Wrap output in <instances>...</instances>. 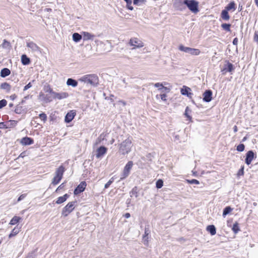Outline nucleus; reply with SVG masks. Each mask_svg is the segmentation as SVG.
I'll list each match as a JSON object with an SVG mask.
<instances>
[{
	"label": "nucleus",
	"instance_id": "obj_47",
	"mask_svg": "<svg viewBox=\"0 0 258 258\" xmlns=\"http://www.w3.org/2000/svg\"><path fill=\"white\" fill-rule=\"evenodd\" d=\"M10 46V42L7 41L6 40H4L3 43L1 44V46L3 48H7Z\"/></svg>",
	"mask_w": 258,
	"mask_h": 258
},
{
	"label": "nucleus",
	"instance_id": "obj_24",
	"mask_svg": "<svg viewBox=\"0 0 258 258\" xmlns=\"http://www.w3.org/2000/svg\"><path fill=\"white\" fill-rule=\"evenodd\" d=\"M225 9L228 11L232 10L234 11L236 10V4L234 1L230 2L225 8Z\"/></svg>",
	"mask_w": 258,
	"mask_h": 258
},
{
	"label": "nucleus",
	"instance_id": "obj_34",
	"mask_svg": "<svg viewBox=\"0 0 258 258\" xmlns=\"http://www.w3.org/2000/svg\"><path fill=\"white\" fill-rule=\"evenodd\" d=\"M231 26V25L229 23H223L221 25V27L223 30H224L227 32H230L231 31V29H230Z\"/></svg>",
	"mask_w": 258,
	"mask_h": 258
},
{
	"label": "nucleus",
	"instance_id": "obj_63",
	"mask_svg": "<svg viewBox=\"0 0 258 258\" xmlns=\"http://www.w3.org/2000/svg\"><path fill=\"white\" fill-rule=\"evenodd\" d=\"M45 100L47 102H50L51 101V99H50L47 96L45 97Z\"/></svg>",
	"mask_w": 258,
	"mask_h": 258
},
{
	"label": "nucleus",
	"instance_id": "obj_2",
	"mask_svg": "<svg viewBox=\"0 0 258 258\" xmlns=\"http://www.w3.org/2000/svg\"><path fill=\"white\" fill-rule=\"evenodd\" d=\"M132 146V141L128 138L120 144L119 151L122 155L127 154L131 152Z\"/></svg>",
	"mask_w": 258,
	"mask_h": 258
},
{
	"label": "nucleus",
	"instance_id": "obj_44",
	"mask_svg": "<svg viewBox=\"0 0 258 258\" xmlns=\"http://www.w3.org/2000/svg\"><path fill=\"white\" fill-rule=\"evenodd\" d=\"M114 179V177H111L109 180V181L105 184L104 188L106 189L108 188L109 187V186L111 184V183L113 182Z\"/></svg>",
	"mask_w": 258,
	"mask_h": 258
},
{
	"label": "nucleus",
	"instance_id": "obj_26",
	"mask_svg": "<svg viewBox=\"0 0 258 258\" xmlns=\"http://www.w3.org/2000/svg\"><path fill=\"white\" fill-rule=\"evenodd\" d=\"M21 62L23 65L26 66L30 63L31 60L26 54H23L21 56Z\"/></svg>",
	"mask_w": 258,
	"mask_h": 258
},
{
	"label": "nucleus",
	"instance_id": "obj_56",
	"mask_svg": "<svg viewBox=\"0 0 258 258\" xmlns=\"http://www.w3.org/2000/svg\"><path fill=\"white\" fill-rule=\"evenodd\" d=\"M26 197V194H22L21 195L18 199L17 201L20 202L23 200Z\"/></svg>",
	"mask_w": 258,
	"mask_h": 258
},
{
	"label": "nucleus",
	"instance_id": "obj_37",
	"mask_svg": "<svg viewBox=\"0 0 258 258\" xmlns=\"http://www.w3.org/2000/svg\"><path fill=\"white\" fill-rule=\"evenodd\" d=\"M131 197L135 196L136 198L138 197V188L137 186H135L130 192Z\"/></svg>",
	"mask_w": 258,
	"mask_h": 258
},
{
	"label": "nucleus",
	"instance_id": "obj_48",
	"mask_svg": "<svg viewBox=\"0 0 258 258\" xmlns=\"http://www.w3.org/2000/svg\"><path fill=\"white\" fill-rule=\"evenodd\" d=\"M7 104V101L5 99H2L0 100V109L3 108L6 106Z\"/></svg>",
	"mask_w": 258,
	"mask_h": 258
},
{
	"label": "nucleus",
	"instance_id": "obj_54",
	"mask_svg": "<svg viewBox=\"0 0 258 258\" xmlns=\"http://www.w3.org/2000/svg\"><path fill=\"white\" fill-rule=\"evenodd\" d=\"M253 40L258 43V31H255L254 34Z\"/></svg>",
	"mask_w": 258,
	"mask_h": 258
},
{
	"label": "nucleus",
	"instance_id": "obj_18",
	"mask_svg": "<svg viewBox=\"0 0 258 258\" xmlns=\"http://www.w3.org/2000/svg\"><path fill=\"white\" fill-rule=\"evenodd\" d=\"M69 96V94L67 92L56 93H54L53 98L54 99H62L66 98Z\"/></svg>",
	"mask_w": 258,
	"mask_h": 258
},
{
	"label": "nucleus",
	"instance_id": "obj_13",
	"mask_svg": "<svg viewBox=\"0 0 258 258\" xmlns=\"http://www.w3.org/2000/svg\"><path fill=\"white\" fill-rule=\"evenodd\" d=\"M151 231L150 230L148 226H146L145 228V232L144 234L143 235L142 240L144 244L145 245H148L149 243V235L150 234Z\"/></svg>",
	"mask_w": 258,
	"mask_h": 258
},
{
	"label": "nucleus",
	"instance_id": "obj_60",
	"mask_svg": "<svg viewBox=\"0 0 258 258\" xmlns=\"http://www.w3.org/2000/svg\"><path fill=\"white\" fill-rule=\"evenodd\" d=\"M17 95L14 94L11 95L10 97L11 100H14L17 98Z\"/></svg>",
	"mask_w": 258,
	"mask_h": 258
},
{
	"label": "nucleus",
	"instance_id": "obj_50",
	"mask_svg": "<svg viewBox=\"0 0 258 258\" xmlns=\"http://www.w3.org/2000/svg\"><path fill=\"white\" fill-rule=\"evenodd\" d=\"M39 118L43 120V121H45L47 119V115L44 113H42L39 114Z\"/></svg>",
	"mask_w": 258,
	"mask_h": 258
},
{
	"label": "nucleus",
	"instance_id": "obj_52",
	"mask_svg": "<svg viewBox=\"0 0 258 258\" xmlns=\"http://www.w3.org/2000/svg\"><path fill=\"white\" fill-rule=\"evenodd\" d=\"M32 84H31V82H29L27 85H26L24 87V89H23V91H26L27 90H28V89L30 88L31 87H32Z\"/></svg>",
	"mask_w": 258,
	"mask_h": 258
},
{
	"label": "nucleus",
	"instance_id": "obj_1",
	"mask_svg": "<svg viewBox=\"0 0 258 258\" xmlns=\"http://www.w3.org/2000/svg\"><path fill=\"white\" fill-rule=\"evenodd\" d=\"M81 82L89 84L93 87H97L99 84V78L96 74L85 75L79 80Z\"/></svg>",
	"mask_w": 258,
	"mask_h": 258
},
{
	"label": "nucleus",
	"instance_id": "obj_40",
	"mask_svg": "<svg viewBox=\"0 0 258 258\" xmlns=\"http://www.w3.org/2000/svg\"><path fill=\"white\" fill-rule=\"evenodd\" d=\"M126 3V8L132 11L134 9V8L132 6V0H124Z\"/></svg>",
	"mask_w": 258,
	"mask_h": 258
},
{
	"label": "nucleus",
	"instance_id": "obj_11",
	"mask_svg": "<svg viewBox=\"0 0 258 258\" xmlns=\"http://www.w3.org/2000/svg\"><path fill=\"white\" fill-rule=\"evenodd\" d=\"M213 92L211 90H206L203 93V100L205 102H209L212 99Z\"/></svg>",
	"mask_w": 258,
	"mask_h": 258
},
{
	"label": "nucleus",
	"instance_id": "obj_20",
	"mask_svg": "<svg viewBox=\"0 0 258 258\" xmlns=\"http://www.w3.org/2000/svg\"><path fill=\"white\" fill-rule=\"evenodd\" d=\"M64 172V168L63 166L61 165L57 168L55 171V175L58 176V177H60V178H62Z\"/></svg>",
	"mask_w": 258,
	"mask_h": 258
},
{
	"label": "nucleus",
	"instance_id": "obj_38",
	"mask_svg": "<svg viewBox=\"0 0 258 258\" xmlns=\"http://www.w3.org/2000/svg\"><path fill=\"white\" fill-rule=\"evenodd\" d=\"M61 178L60 177H58V176L55 175L53 177L51 183L53 185H56L58 184L59 181L61 180Z\"/></svg>",
	"mask_w": 258,
	"mask_h": 258
},
{
	"label": "nucleus",
	"instance_id": "obj_43",
	"mask_svg": "<svg viewBox=\"0 0 258 258\" xmlns=\"http://www.w3.org/2000/svg\"><path fill=\"white\" fill-rule=\"evenodd\" d=\"M245 145L243 144H240L236 147V150L238 152H242L244 150Z\"/></svg>",
	"mask_w": 258,
	"mask_h": 258
},
{
	"label": "nucleus",
	"instance_id": "obj_16",
	"mask_svg": "<svg viewBox=\"0 0 258 258\" xmlns=\"http://www.w3.org/2000/svg\"><path fill=\"white\" fill-rule=\"evenodd\" d=\"M76 112L74 110L68 112L65 116L64 121L67 123H70L74 118Z\"/></svg>",
	"mask_w": 258,
	"mask_h": 258
},
{
	"label": "nucleus",
	"instance_id": "obj_22",
	"mask_svg": "<svg viewBox=\"0 0 258 258\" xmlns=\"http://www.w3.org/2000/svg\"><path fill=\"white\" fill-rule=\"evenodd\" d=\"M0 88L2 90H5L7 92L9 93L11 91V86L7 82H4L1 84L0 85Z\"/></svg>",
	"mask_w": 258,
	"mask_h": 258
},
{
	"label": "nucleus",
	"instance_id": "obj_5",
	"mask_svg": "<svg viewBox=\"0 0 258 258\" xmlns=\"http://www.w3.org/2000/svg\"><path fill=\"white\" fill-rule=\"evenodd\" d=\"M133 165L134 163L132 161H130L126 164L120 175V180H123L129 175Z\"/></svg>",
	"mask_w": 258,
	"mask_h": 258
},
{
	"label": "nucleus",
	"instance_id": "obj_61",
	"mask_svg": "<svg viewBox=\"0 0 258 258\" xmlns=\"http://www.w3.org/2000/svg\"><path fill=\"white\" fill-rule=\"evenodd\" d=\"M124 216L125 218H128L131 217V215L129 213H126L124 214Z\"/></svg>",
	"mask_w": 258,
	"mask_h": 258
},
{
	"label": "nucleus",
	"instance_id": "obj_8",
	"mask_svg": "<svg viewBox=\"0 0 258 258\" xmlns=\"http://www.w3.org/2000/svg\"><path fill=\"white\" fill-rule=\"evenodd\" d=\"M27 47L30 48L33 52L41 53V48L33 41H29L26 43Z\"/></svg>",
	"mask_w": 258,
	"mask_h": 258
},
{
	"label": "nucleus",
	"instance_id": "obj_59",
	"mask_svg": "<svg viewBox=\"0 0 258 258\" xmlns=\"http://www.w3.org/2000/svg\"><path fill=\"white\" fill-rule=\"evenodd\" d=\"M166 95L165 94H161L160 95V97H161V99L163 100V101H165L166 99Z\"/></svg>",
	"mask_w": 258,
	"mask_h": 258
},
{
	"label": "nucleus",
	"instance_id": "obj_64",
	"mask_svg": "<svg viewBox=\"0 0 258 258\" xmlns=\"http://www.w3.org/2000/svg\"><path fill=\"white\" fill-rule=\"evenodd\" d=\"M26 258H34L32 254H29Z\"/></svg>",
	"mask_w": 258,
	"mask_h": 258
},
{
	"label": "nucleus",
	"instance_id": "obj_15",
	"mask_svg": "<svg viewBox=\"0 0 258 258\" xmlns=\"http://www.w3.org/2000/svg\"><path fill=\"white\" fill-rule=\"evenodd\" d=\"M107 149L104 146H100L97 149L96 157L97 158L102 157L107 152Z\"/></svg>",
	"mask_w": 258,
	"mask_h": 258
},
{
	"label": "nucleus",
	"instance_id": "obj_10",
	"mask_svg": "<svg viewBox=\"0 0 258 258\" xmlns=\"http://www.w3.org/2000/svg\"><path fill=\"white\" fill-rule=\"evenodd\" d=\"M129 43L131 46H134L135 48H141L144 46L143 43L137 38H131Z\"/></svg>",
	"mask_w": 258,
	"mask_h": 258
},
{
	"label": "nucleus",
	"instance_id": "obj_32",
	"mask_svg": "<svg viewBox=\"0 0 258 258\" xmlns=\"http://www.w3.org/2000/svg\"><path fill=\"white\" fill-rule=\"evenodd\" d=\"M20 231V229L18 228H14L12 231H11V233L9 235V237L10 238L13 237V236H15Z\"/></svg>",
	"mask_w": 258,
	"mask_h": 258
},
{
	"label": "nucleus",
	"instance_id": "obj_53",
	"mask_svg": "<svg viewBox=\"0 0 258 258\" xmlns=\"http://www.w3.org/2000/svg\"><path fill=\"white\" fill-rule=\"evenodd\" d=\"M46 92H49V93L51 94L52 95H53V96L54 95V93H55V92H54L53 91V90L50 87H48L46 90Z\"/></svg>",
	"mask_w": 258,
	"mask_h": 258
},
{
	"label": "nucleus",
	"instance_id": "obj_30",
	"mask_svg": "<svg viewBox=\"0 0 258 258\" xmlns=\"http://www.w3.org/2000/svg\"><path fill=\"white\" fill-rule=\"evenodd\" d=\"M82 38V35L78 33H74L73 34V40L76 42H79Z\"/></svg>",
	"mask_w": 258,
	"mask_h": 258
},
{
	"label": "nucleus",
	"instance_id": "obj_31",
	"mask_svg": "<svg viewBox=\"0 0 258 258\" xmlns=\"http://www.w3.org/2000/svg\"><path fill=\"white\" fill-rule=\"evenodd\" d=\"M232 209L230 206L226 207L223 211V216L225 217L227 215L229 214L232 211Z\"/></svg>",
	"mask_w": 258,
	"mask_h": 258
},
{
	"label": "nucleus",
	"instance_id": "obj_41",
	"mask_svg": "<svg viewBox=\"0 0 258 258\" xmlns=\"http://www.w3.org/2000/svg\"><path fill=\"white\" fill-rule=\"evenodd\" d=\"M191 112V110H190L189 109V107L188 106H187L185 108V112H184V115L185 116L188 118V120H191V119H192V117L191 116H190L188 114V112Z\"/></svg>",
	"mask_w": 258,
	"mask_h": 258
},
{
	"label": "nucleus",
	"instance_id": "obj_12",
	"mask_svg": "<svg viewBox=\"0 0 258 258\" xmlns=\"http://www.w3.org/2000/svg\"><path fill=\"white\" fill-rule=\"evenodd\" d=\"M191 89L187 86H183L180 90V93L182 95L186 96L189 98H191L193 95L191 92Z\"/></svg>",
	"mask_w": 258,
	"mask_h": 258
},
{
	"label": "nucleus",
	"instance_id": "obj_35",
	"mask_svg": "<svg viewBox=\"0 0 258 258\" xmlns=\"http://www.w3.org/2000/svg\"><path fill=\"white\" fill-rule=\"evenodd\" d=\"M232 229L235 234L237 233L240 231L239 224L237 222L234 223Z\"/></svg>",
	"mask_w": 258,
	"mask_h": 258
},
{
	"label": "nucleus",
	"instance_id": "obj_3",
	"mask_svg": "<svg viewBox=\"0 0 258 258\" xmlns=\"http://www.w3.org/2000/svg\"><path fill=\"white\" fill-rule=\"evenodd\" d=\"M185 6L188 10L194 14H197L199 12V2L196 0H187L185 2Z\"/></svg>",
	"mask_w": 258,
	"mask_h": 258
},
{
	"label": "nucleus",
	"instance_id": "obj_25",
	"mask_svg": "<svg viewBox=\"0 0 258 258\" xmlns=\"http://www.w3.org/2000/svg\"><path fill=\"white\" fill-rule=\"evenodd\" d=\"M221 18L225 21H228L230 19L228 11L225 9L222 10L221 13Z\"/></svg>",
	"mask_w": 258,
	"mask_h": 258
},
{
	"label": "nucleus",
	"instance_id": "obj_21",
	"mask_svg": "<svg viewBox=\"0 0 258 258\" xmlns=\"http://www.w3.org/2000/svg\"><path fill=\"white\" fill-rule=\"evenodd\" d=\"M1 77L2 78H6L11 74V71L7 68H3L1 71Z\"/></svg>",
	"mask_w": 258,
	"mask_h": 258
},
{
	"label": "nucleus",
	"instance_id": "obj_9",
	"mask_svg": "<svg viewBox=\"0 0 258 258\" xmlns=\"http://www.w3.org/2000/svg\"><path fill=\"white\" fill-rule=\"evenodd\" d=\"M87 186L86 182L84 181H82L75 189L74 194L75 195H77L83 192Z\"/></svg>",
	"mask_w": 258,
	"mask_h": 258
},
{
	"label": "nucleus",
	"instance_id": "obj_33",
	"mask_svg": "<svg viewBox=\"0 0 258 258\" xmlns=\"http://www.w3.org/2000/svg\"><path fill=\"white\" fill-rule=\"evenodd\" d=\"M21 218L20 217L14 216L10 221V224L11 225H15L18 223Z\"/></svg>",
	"mask_w": 258,
	"mask_h": 258
},
{
	"label": "nucleus",
	"instance_id": "obj_62",
	"mask_svg": "<svg viewBox=\"0 0 258 258\" xmlns=\"http://www.w3.org/2000/svg\"><path fill=\"white\" fill-rule=\"evenodd\" d=\"M238 131V128L236 125H234L233 127V131L234 133H236Z\"/></svg>",
	"mask_w": 258,
	"mask_h": 258
},
{
	"label": "nucleus",
	"instance_id": "obj_39",
	"mask_svg": "<svg viewBox=\"0 0 258 258\" xmlns=\"http://www.w3.org/2000/svg\"><path fill=\"white\" fill-rule=\"evenodd\" d=\"M163 185V181L159 179L156 182V187L158 189L161 188Z\"/></svg>",
	"mask_w": 258,
	"mask_h": 258
},
{
	"label": "nucleus",
	"instance_id": "obj_36",
	"mask_svg": "<svg viewBox=\"0 0 258 258\" xmlns=\"http://www.w3.org/2000/svg\"><path fill=\"white\" fill-rule=\"evenodd\" d=\"M17 121L12 120H10L8 121H7L6 124L9 125V126H8V127H7V128H11V127L15 126L16 124H17Z\"/></svg>",
	"mask_w": 258,
	"mask_h": 258
},
{
	"label": "nucleus",
	"instance_id": "obj_14",
	"mask_svg": "<svg viewBox=\"0 0 258 258\" xmlns=\"http://www.w3.org/2000/svg\"><path fill=\"white\" fill-rule=\"evenodd\" d=\"M234 70V66L232 63L230 62L229 61H226V63L224 64V68L222 70L223 73H225L226 72H231Z\"/></svg>",
	"mask_w": 258,
	"mask_h": 258
},
{
	"label": "nucleus",
	"instance_id": "obj_58",
	"mask_svg": "<svg viewBox=\"0 0 258 258\" xmlns=\"http://www.w3.org/2000/svg\"><path fill=\"white\" fill-rule=\"evenodd\" d=\"M232 43L234 45H237L238 43V38L237 37L234 38L232 41Z\"/></svg>",
	"mask_w": 258,
	"mask_h": 258
},
{
	"label": "nucleus",
	"instance_id": "obj_17",
	"mask_svg": "<svg viewBox=\"0 0 258 258\" xmlns=\"http://www.w3.org/2000/svg\"><path fill=\"white\" fill-rule=\"evenodd\" d=\"M33 143H34L33 139L30 137H25L22 138L21 140V141H20V143L22 145H25V146L32 145L33 144Z\"/></svg>",
	"mask_w": 258,
	"mask_h": 258
},
{
	"label": "nucleus",
	"instance_id": "obj_29",
	"mask_svg": "<svg viewBox=\"0 0 258 258\" xmlns=\"http://www.w3.org/2000/svg\"><path fill=\"white\" fill-rule=\"evenodd\" d=\"M25 108L24 107L18 104L16 106L15 112L17 114H21L25 111Z\"/></svg>",
	"mask_w": 258,
	"mask_h": 258
},
{
	"label": "nucleus",
	"instance_id": "obj_7",
	"mask_svg": "<svg viewBox=\"0 0 258 258\" xmlns=\"http://www.w3.org/2000/svg\"><path fill=\"white\" fill-rule=\"evenodd\" d=\"M256 158V154L252 150L248 151L245 155V163L247 165L251 164V161L254 158Z\"/></svg>",
	"mask_w": 258,
	"mask_h": 258
},
{
	"label": "nucleus",
	"instance_id": "obj_55",
	"mask_svg": "<svg viewBox=\"0 0 258 258\" xmlns=\"http://www.w3.org/2000/svg\"><path fill=\"white\" fill-rule=\"evenodd\" d=\"M114 97V96L113 95L111 94L110 95L109 97H108V98L106 97L105 99L109 100L111 103H113L114 102V99H113Z\"/></svg>",
	"mask_w": 258,
	"mask_h": 258
},
{
	"label": "nucleus",
	"instance_id": "obj_51",
	"mask_svg": "<svg viewBox=\"0 0 258 258\" xmlns=\"http://www.w3.org/2000/svg\"><path fill=\"white\" fill-rule=\"evenodd\" d=\"M8 126L9 125L6 124V122H0V129L7 128Z\"/></svg>",
	"mask_w": 258,
	"mask_h": 258
},
{
	"label": "nucleus",
	"instance_id": "obj_6",
	"mask_svg": "<svg viewBox=\"0 0 258 258\" xmlns=\"http://www.w3.org/2000/svg\"><path fill=\"white\" fill-rule=\"evenodd\" d=\"M179 49L180 51L195 55H198L200 54L201 52L200 50L199 49L185 47L182 45H180L179 46Z\"/></svg>",
	"mask_w": 258,
	"mask_h": 258
},
{
	"label": "nucleus",
	"instance_id": "obj_28",
	"mask_svg": "<svg viewBox=\"0 0 258 258\" xmlns=\"http://www.w3.org/2000/svg\"><path fill=\"white\" fill-rule=\"evenodd\" d=\"M78 82L76 80L72 78H69L67 81V85L68 86H71L73 87H76L78 85Z\"/></svg>",
	"mask_w": 258,
	"mask_h": 258
},
{
	"label": "nucleus",
	"instance_id": "obj_23",
	"mask_svg": "<svg viewBox=\"0 0 258 258\" xmlns=\"http://www.w3.org/2000/svg\"><path fill=\"white\" fill-rule=\"evenodd\" d=\"M69 197V195L68 194H66L63 196L59 197L57 199L55 203L57 204H60L64 202Z\"/></svg>",
	"mask_w": 258,
	"mask_h": 258
},
{
	"label": "nucleus",
	"instance_id": "obj_4",
	"mask_svg": "<svg viewBox=\"0 0 258 258\" xmlns=\"http://www.w3.org/2000/svg\"><path fill=\"white\" fill-rule=\"evenodd\" d=\"M77 201H72L69 202L63 209L61 211V215L63 217H67L70 213H71L75 208V205Z\"/></svg>",
	"mask_w": 258,
	"mask_h": 258
},
{
	"label": "nucleus",
	"instance_id": "obj_42",
	"mask_svg": "<svg viewBox=\"0 0 258 258\" xmlns=\"http://www.w3.org/2000/svg\"><path fill=\"white\" fill-rule=\"evenodd\" d=\"M154 86L156 88H159V90H161L164 89L165 90H167V87H164L163 84L160 83H157L154 84Z\"/></svg>",
	"mask_w": 258,
	"mask_h": 258
},
{
	"label": "nucleus",
	"instance_id": "obj_19",
	"mask_svg": "<svg viewBox=\"0 0 258 258\" xmlns=\"http://www.w3.org/2000/svg\"><path fill=\"white\" fill-rule=\"evenodd\" d=\"M95 37V35L91 34L88 32H83L82 33V37L84 41H87L89 40H93Z\"/></svg>",
	"mask_w": 258,
	"mask_h": 258
},
{
	"label": "nucleus",
	"instance_id": "obj_27",
	"mask_svg": "<svg viewBox=\"0 0 258 258\" xmlns=\"http://www.w3.org/2000/svg\"><path fill=\"white\" fill-rule=\"evenodd\" d=\"M206 229L211 235H214L216 233V228L214 225H208Z\"/></svg>",
	"mask_w": 258,
	"mask_h": 258
},
{
	"label": "nucleus",
	"instance_id": "obj_45",
	"mask_svg": "<svg viewBox=\"0 0 258 258\" xmlns=\"http://www.w3.org/2000/svg\"><path fill=\"white\" fill-rule=\"evenodd\" d=\"M186 181L188 183L190 184H199L200 183L199 181L195 179H192L191 180L187 179Z\"/></svg>",
	"mask_w": 258,
	"mask_h": 258
},
{
	"label": "nucleus",
	"instance_id": "obj_46",
	"mask_svg": "<svg viewBox=\"0 0 258 258\" xmlns=\"http://www.w3.org/2000/svg\"><path fill=\"white\" fill-rule=\"evenodd\" d=\"M244 166H242L240 168V169L238 170L237 175V176L239 177L240 176H242L244 174Z\"/></svg>",
	"mask_w": 258,
	"mask_h": 258
},
{
	"label": "nucleus",
	"instance_id": "obj_57",
	"mask_svg": "<svg viewBox=\"0 0 258 258\" xmlns=\"http://www.w3.org/2000/svg\"><path fill=\"white\" fill-rule=\"evenodd\" d=\"M64 187V183H61L56 189V191H57L58 190H59L61 189H62Z\"/></svg>",
	"mask_w": 258,
	"mask_h": 258
},
{
	"label": "nucleus",
	"instance_id": "obj_49",
	"mask_svg": "<svg viewBox=\"0 0 258 258\" xmlns=\"http://www.w3.org/2000/svg\"><path fill=\"white\" fill-rule=\"evenodd\" d=\"M146 2V0H133V4L135 5H139L140 3L144 4Z\"/></svg>",
	"mask_w": 258,
	"mask_h": 258
}]
</instances>
